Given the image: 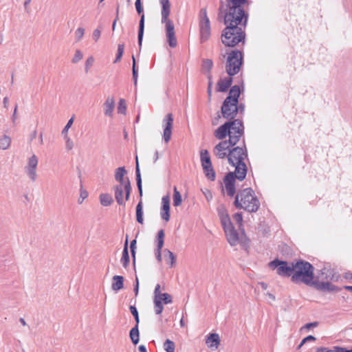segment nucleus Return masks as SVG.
Masks as SVG:
<instances>
[{"mask_svg":"<svg viewBox=\"0 0 352 352\" xmlns=\"http://www.w3.org/2000/svg\"><path fill=\"white\" fill-rule=\"evenodd\" d=\"M136 220L140 223L143 224L144 219H143V205L142 199H140L138 205L136 206Z\"/></svg>","mask_w":352,"mask_h":352,"instance_id":"obj_36","label":"nucleus"},{"mask_svg":"<svg viewBox=\"0 0 352 352\" xmlns=\"http://www.w3.org/2000/svg\"><path fill=\"white\" fill-rule=\"evenodd\" d=\"M138 350H139V352H147L146 347L143 344H141L139 346Z\"/></svg>","mask_w":352,"mask_h":352,"instance_id":"obj_64","label":"nucleus"},{"mask_svg":"<svg viewBox=\"0 0 352 352\" xmlns=\"http://www.w3.org/2000/svg\"><path fill=\"white\" fill-rule=\"evenodd\" d=\"M74 122V118H71L67 123L66 124V125L65 126V127L63 128V131H62V134L64 135V136L65 135H67V131L69 130V129L71 127V126L72 125Z\"/></svg>","mask_w":352,"mask_h":352,"instance_id":"obj_49","label":"nucleus"},{"mask_svg":"<svg viewBox=\"0 0 352 352\" xmlns=\"http://www.w3.org/2000/svg\"><path fill=\"white\" fill-rule=\"evenodd\" d=\"M11 138L7 135L0 136V149L6 150L11 144Z\"/></svg>","mask_w":352,"mask_h":352,"instance_id":"obj_35","label":"nucleus"},{"mask_svg":"<svg viewBox=\"0 0 352 352\" xmlns=\"http://www.w3.org/2000/svg\"><path fill=\"white\" fill-rule=\"evenodd\" d=\"M82 58V53L80 50H76L74 56L72 58V63L76 64Z\"/></svg>","mask_w":352,"mask_h":352,"instance_id":"obj_51","label":"nucleus"},{"mask_svg":"<svg viewBox=\"0 0 352 352\" xmlns=\"http://www.w3.org/2000/svg\"><path fill=\"white\" fill-rule=\"evenodd\" d=\"M100 34H101V30L98 28L96 29L94 32H93V34H92V38L93 39L97 42L99 39V38L100 37Z\"/></svg>","mask_w":352,"mask_h":352,"instance_id":"obj_53","label":"nucleus"},{"mask_svg":"<svg viewBox=\"0 0 352 352\" xmlns=\"http://www.w3.org/2000/svg\"><path fill=\"white\" fill-rule=\"evenodd\" d=\"M133 292L135 293V296H137L138 295V292H139V280H138V277H136L135 283H134V285H133Z\"/></svg>","mask_w":352,"mask_h":352,"instance_id":"obj_57","label":"nucleus"},{"mask_svg":"<svg viewBox=\"0 0 352 352\" xmlns=\"http://www.w3.org/2000/svg\"><path fill=\"white\" fill-rule=\"evenodd\" d=\"M37 165L38 158L35 155H33L29 158L28 166L25 167V172L32 182H34L36 179V169Z\"/></svg>","mask_w":352,"mask_h":352,"instance_id":"obj_18","label":"nucleus"},{"mask_svg":"<svg viewBox=\"0 0 352 352\" xmlns=\"http://www.w3.org/2000/svg\"><path fill=\"white\" fill-rule=\"evenodd\" d=\"M236 179L232 173H228L223 178V182L225 188L227 192V195L229 197H233L236 193L235 182Z\"/></svg>","mask_w":352,"mask_h":352,"instance_id":"obj_17","label":"nucleus"},{"mask_svg":"<svg viewBox=\"0 0 352 352\" xmlns=\"http://www.w3.org/2000/svg\"><path fill=\"white\" fill-rule=\"evenodd\" d=\"M164 230L163 229L160 230L155 237V241L157 243L156 249L162 250L164 244Z\"/></svg>","mask_w":352,"mask_h":352,"instance_id":"obj_34","label":"nucleus"},{"mask_svg":"<svg viewBox=\"0 0 352 352\" xmlns=\"http://www.w3.org/2000/svg\"><path fill=\"white\" fill-rule=\"evenodd\" d=\"M173 125V116L170 113L163 120V140L166 143H168L171 138Z\"/></svg>","mask_w":352,"mask_h":352,"instance_id":"obj_13","label":"nucleus"},{"mask_svg":"<svg viewBox=\"0 0 352 352\" xmlns=\"http://www.w3.org/2000/svg\"><path fill=\"white\" fill-rule=\"evenodd\" d=\"M164 253L166 263L170 265V267H172L176 262V257L175 254L168 249H165L164 250Z\"/></svg>","mask_w":352,"mask_h":352,"instance_id":"obj_33","label":"nucleus"},{"mask_svg":"<svg viewBox=\"0 0 352 352\" xmlns=\"http://www.w3.org/2000/svg\"><path fill=\"white\" fill-rule=\"evenodd\" d=\"M242 91L243 90L241 89L239 85H235L231 87L228 95L226 99H228V100L232 101L233 104H238L239 99Z\"/></svg>","mask_w":352,"mask_h":352,"instance_id":"obj_22","label":"nucleus"},{"mask_svg":"<svg viewBox=\"0 0 352 352\" xmlns=\"http://www.w3.org/2000/svg\"><path fill=\"white\" fill-rule=\"evenodd\" d=\"M234 219L236 221L239 226V230H241V234H244V236L246 237L245 234V230L243 228V215L241 212H236L233 216Z\"/></svg>","mask_w":352,"mask_h":352,"instance_id":"obj_40","label":"nucleus"},{"mask_svg":"<svg viewBox=\"0 0 352 352\" xmlns=\"http://www.w3.org/2000/svg\"><path fill=\"white\" fill-rule=\"evenodd\" d=\"M162 302L165 305L170 304L173 302L172 296L168 293H162L161 295Z\"/></svg>","mask_w":352,"mask_h":352,"instance_id":"obj_45","label":"nucleus"},{"mask_svg":"<svg viewBox=\"0 0 352 352\" xmlns=\"http://www.w3.org/2000/svg\"><path fill=\"white\" fill-rule=\"evenodd\" d=\"M104 114L111 117L115 107V101L113 97H108L104 103Z\"/></svg>","mask_w":352,"mask_h":352,"instance_id":"obj_29","label":"nucleus"},{"mask_svg":"<svg viewBox=\"0 0 352 352\" xmlns=\"http://www.w3.org/2000/svg\"><path fill=\"white\" fill-rule=\"evenodd\" d=\"M232 78L231 77L220 79L217 82V91L219 92H226L232 85Z\"/></svg>","mask_w":352,"mask_h":352,"instance_id":"obj_26","label":"nucleus"},{"mask_svg":"<svg viewBox=\"0 0 352 352\" xmlns=\"http://www.w3.org/2000/svg\"><path fill=\"white\" fill-rule=\"evenodd\" d=\"M318 324H319V322L317 321L309 322V323L305 324L303 327H302L300 330L302 331L304 329H309L313 327H316L318 326Z\"/></svg>","mask_w":352,"mask_h":352,"instance_id":"obj_52","label":"nucleus"},{"mask_svg":"<svg viewBox=\"0 0 352 352\" xmlns=\"http://www.w3.org/2000/svg\"><path fill=\"white\" fill-rule=\"evenodd\" d=\"M248 157V150L244 138L241 146H232L228 152V162L230 165H234V162H244V159Z\"/></svg>","mask_w":352,"mask_h":352,"instance_id":"obj_7","label":"nucleus"},{"mask_svg":"<svg viewBox=\"0 0 352 352\" xmlns=\"http://www.w3.org/2000/svg\"><path fill=\"white\" fill-rule=\"evenodd\" d=\"M243 64V54L239 50H233L228 54L226 66H241Z\"/></svg>","mask_w":352,"mask_h":352,"instance_id":"obj_19","label":"nucleus"},{"mask_svg":"<svg viewBox=\"0 0 352 352\" xmlns=\"http://www.w3.org/2000/svg\"><path fill=\"white\" fill-rule=\"evenodd\" d=\"M160 3L162 6L161 22L165 24L167 41L170 47H175L177 42L175 33V26L173 22L168 18L170 14V1L169 0H160Z\"/></svg>","mask_w":352,"mask_h":352,"instance_id":"obj_5","label":"nucleus"},{"mask_svg":"<svg viewBox=\"0 0 352 352\" xmlns=\"http://www.w3.org/2000/svg\"><path fill=\"white\" fill-rule=\"evenodd\" d=\"M100 201L101 205H102L103 206H109L113 201L111 195L109 193H102L100 195Z\"/></svg>","mask_w":352,"mask_h":352,"instance_id":"obj_37","label":"nucleus"},{"mask_svg":"<svg viewBox=\"0 0 352 352\" xmlns=\"http://www.w3.org/2000/svg\"><path fill=\"white\" fill-rule=\"evenodd\" d=\"M320 276V279L322 280H332L333 282H338L340 276L335 269L324 267L318 271V274Z\"/></svg>","mask_w":352,"mask_h":352,"instance_id":"obj_12","label":"nucleus"},{"mask_svg":"<svg viewBox=\"0 0 352 352\" xmlns=\"http://www.w3.org/2000/svg\"><path fill=\"white\" fill-rule=\"evenodd\" d=\"M245 111V104L243 103H239L235 104L234 106V113H236V116L239 113L240 114H243Z\"/></svg>","mask_w":352,"mask_h":352,"instance_id":"obj_46","label":"nucleus"},{"mask_svg":"<svg viewBox=\"0 0 352 352\" xmlns=\"http://www.w3.org/2000/svg\"><path fill=\"white\" fill-rule=\"evenodd\" d=\"M231 166L235 167V169L234 171H230L229 173H232L234 177L239 181L244 180L248 172V167L245 163L234 162V164Z\"/></svg>","mask_w":352,"mask_h":352,"instance_id":"obj_16","label":"nucleus"},{"mask_svg":"<svg viewBox=\"0 0 352 352\" xmlns=\"http://www.w3.org/2000/svg\"><path fill=\"white\" fill-rule=\"evenodd\" d=\"M315 277L312 264L302 259L294 260V274L292 276L293 283H302L310 287Z\"/></svg>","mask_w":352,"mask_h":352,"instance_id":"obj_4","label":"nucleus"},{"mask_svg":"<svg viewBox=\"0 0 352 352\" xmlns=\"http://www.w3.org/2000/svg\"><path fill=\"white\" fill-rule=\"evenodd\" d=\"M115 198L118 205L122 206L124 204L123 198V191L124 190V186L122 184L116 185L114 186Z\"/></svg>","mask_w":352,"mask_h":352,"instance_id":"obj_30","label":"nucleus"},{"mask_svg":"<svg viewBox=\"0 0 352 352\" xmlns=\"http://www.w3.org/2000/svg\"><path fill=\"white\" fill-rule=\"evenodd\" d=\"M315 352H334V351H333V349H329L328 347H326V346H320V347H317L316 349V351Z\"/></svg>","mask_w":352,"mask_h":352,"instance_id":"obj_55","label":"nucleus"},{"mask_svg":"<svg viewBox=\"0 0 352 352\" xmlns=\"http://www.w3.org/2000/svg\"><path fill=\"white\" fill-rule=\"evenodd\" d=\"M135 8L137 10V12L139 14H141L140 23H139V30H138V43L140 45H142L143 36H144V14H143V8L141 5V0H136L135 3Z\"/></svg>","mask_w":352,"mask_h":352,"instance_id":"obj_15","label":"nucleus"},{"mask_svg":"<svg viewBox=\"0 0 352 352\" xmlns=\"http://www.w3.org/2000/svg\"><path fill=\"white\" fill-rule=\"evenodd\" d=\"M124 50V43L119 44L118 46L116 57L115 60H113L114 64L117 63L120 60V58H122V56L123 55Z\"/></svg>","mask_w":352,"mask_h":352,"instance_id":"obj_42","label":"nucleus"},{"mask_svg":"<svg viewBox=\"0 0 352 352\" xmlns=\"http://www.w3.org/2000/svg\"><path fill=\"white\" fill-rule=\"evenodd\" d=\"M244 125L241 120H228L214 131L215 137L221 140L214 148V155L219 159H228V152L244 135Z\"/></svg>","mask_w":352,"mask_h":352,"instance_id":"obj_2","label":"nucleus"},{"mask_svg":"<svg viewBox=\"0 0 352 352\" xmlns=\"http://www.w3.org/2000/svg\"><path fill=\"white\" fill-rule=\"evenodd\" d=\"M65 138L66 139V148L72 150L74 146L73 141L67 135H65Z\"/></svg>","mask_w":352,"mask_h":352,"instance_id":"obj_54","label":"nucleus"},{"mask_svg":"<svg viewBox=\"0 0 352 352\" xmlns=\"http://www.w3.org/2000/svg\"><path fill=\"white\" fill-rule=\"evenodd\" d=\"M270 269L276 270V274L281 277H291L294 274V261L288 262L280 260L278 258L274 259L268 263Z\"/></svg>","mask_w":352,"mask_h":352,"instance_id":"obj_6","label":"nucleus"},{"mask_svg":"<svg viewBox=\"0 0 352 352\" xmlns=\"http://www.w3.org/2000/svg\"><path fill=\"white\" fill-rule=\"evenodd\" d=\"M241 67H226L227 73L229 77L232 78L233 76L238 74Z\"/></svg>","mask_w":352,"mask_h":352,"instance_id":"obj_47","label":"nucleus"},{"mask_svg":"<svg viewBox=\"0 0 352 352\" xmlns=\"http://www.w3.org/2000/svg\"><path fill=\"white\" fill-rule=\"evenodd\" d=\"M136 243H137L136 239H133L131 241V243H130V251H131V256L133 258V263L134 266H135V263Z\"/></svg>","mask_w":352,"mask_h":352,"instance_id":"obj_44","label":"nucleus"},{"mask_svg":"<svg viewBox=\"0 0 352 352\" xmlns=\"http://www.w3.org/2000/svg\"><path fill=\"white\" fill-rule=\"evenodd\" d=\"M316 340V338L314 336L309 335L305 338V341L309 342V341H315Z\"/></svg>","mask_w":352,"mask_h":352,"instance_id":"obj_63","label":"nucleus"},{"mask_svg":"<svg viewBox=\"0 0 352 352\" xmlns=\"http://www.w3.org/2000/svg\"><path fill=\"white\" fill-rule=\"evenodd\" d=\"M124 287V277L120 275H115L112 278L111 288L118 292Z\"/></svg>","mask_w":352,"mask_h":352,"instance_id":"obj_28","label":"nucleus"},{"mask_svg":"<svg viewBox=\"0 0 352 352\" xmlns=\"http://www.w3.org/2000/svg\"><path fill=\"white\" fill-rule=\"evenodd\" d=\"M234 206L237 209H243L250 213H252L258 211L260 202L252 188H246L237 192L234 198Z\"/></svg>","mask_w":352,"mask_h":352,"instance_id":"obj_3","label":"nucleus"},{"mask_svg":"<svg viewBox=\"0 0 352 352\" xmlns=\"http://www.w3.org/2000/svg\"><path fill=\"white\" fill-rule=\"evenodd\" d=\"M155 258H156L157 261L159 263H161V262H162V250L155 249Z\"/></svg>","mask_w":352,"mask_h":352,"instance_id":"obj_56","label":"nucleus"},{"mask_svg":"<svg viewBox=\"0 0 352 352\" xmlns=\"http://www.w3.org/2000/svg\"><path fill=\"white\" fill-rule=\"evenodd\" d=\"M129 337L134 345L138 344L140 341V332L137 326H134L129 331Z\"/></svg>","mask_w":352,"mask_h":352,"instance_id":"obj_32","label":"nucleus"},{"mask_svg":"<svg viewBox=\"0 0 352 352\" xmlns=\"http://www.w3.org/2000/svg\"><path fill=\"white\" fill-rule=\"evenodd\" d=\"M333 351L334 352H347L346 347H343V346H334Z\"/></svg>","mask_w":352,"mask_h":352,"instance_id":"obj_59","label":"nucleus"},{"mask_svg":"<svg viewBox=\"0 0 352 352\" xmlns=\"http://www.w3.org/2000/svg\"><path fill=\"white\" fill-rule=\"evenodd\" d=\"M129 236L126 235V240L124 244V248L122 250V257L120 259V262L122 265V266L126 269L129 265L130 262V258H129V248H128V243H129Z\"/></svg>","mask_w":352,"mask_h":352,"instance_id":"obj_23","label":"nucleus"},{"mask_svg":"<svg viewBox=\"0 0 352 352\" xmlns=\"http://www.w3.org/2000/svg\"><path fill=\"white\" fill-rule=\"evenodd\" d=\"M126 105L124 99H120L118 106V113L121 114H126Z\"/></svg>","mask_w":352,"mask_h":352,"instance_id":"obj_43","label":"nucleus"},{"mask_svg":"<svg viewBox=\"0 0 352 352\" xmlns=\"http://www.w3.org/2000/svg\"><path fill=\"white\" fill-rule=\"evenodd\" d=\"M204 172L206 175V177L210 179V181H214L216 178V173L212 167V165L210 166V167H206L203 168Z\"/></svg>","mask_w":352,"mask_h":352,"instance_id":"obj_38","label":"nucleus"},{"mask_svg":"<svg viewBox=\"0 0 352 352\" xmlns=\"http://www.w3.org/2000/svg\"><path fill=\"white\" fill-rule=\"evenodd\" d=\"M212 60L211 59L204 60L203 66H212Z\"/></svg>","mask_w":352,"mask_h":352,"instance_id":"obj_62","label":"nucleus"},{"mask_svg":"<svg viewBox=\"0 0 352 352\" xmlns=\"http://www.w3.org/2000/svg\"><path fill=\"white\" fill-rule=\"evenodd\" d=\"M129 309H130V311H131V314L133 315V316H135V314H138V311L135 305H130Z\"/></svg>","mask_w":352,"mask_h":352,"instance_id":"obj_61","label":"nucleus"},{"mask_svg":"<svg viewBox=\"0 0 352 352\" xmlns=\"http://www.w3.org/2000/svg\"><path fill=\"white\" fill-rule=\"evenodd\" d=\"M320 276L319 275H316L310 287H314V289L321 291V292H340L342 288L334 285L331 283L332 280H322L320 281Z\"/></svg>","mask_w":352,"mask_h":352,"instance_id":"obj_8","label":"nucleus"},{"mask_svg":"<svg viewBox=\"0 0 352 352\" xmlns=\"http://www.w3.org/2000/svg\"><path fill=\"white\" fill-rule=\"evenodd\" d=\"M218 215L219 217L221 223L222 227L232 223L230 217L228 213L227 210L225 207H221V208H218Z\"/></svg>","mask_w":352,"mask_h":352,"instance_id":"obj_27","label":"nucleus"},{"mask_svg":"<svg viewBox=\"0 0 352 352\" xmlns=\"http://www.w3.org/2000/svg\"><path fill=\"white\" fill-rule=\"evenodd\" d=\"M235 104H233L232 101L228 100V99L223 100L221 108V112L223 118L228 119V120H236V113H234Z\"/></svg>","mask_w":352,"mask_h":352,"instance_id":"obj_10","label":"nucleus"},{"mask_svg":"<svg viewBox=\"0 0 352 352\" xmlns=\"http://www.w3.org/2000/svg\"><path fill=\"white\" fill-rule=\"evenodd\" d=\"M162 293L160 292V285L157 284L154 290V309L157 315H160L162 313L164 307L162 302L161 295Z\"/></svg>","mask_w":352,"mask_h":352,"instance_id":"obj_20","label":"nucleus"},{"mask_svg":"<svg viewBox=\"0 0 352 352\" xmlns=\"http://www.w3.org/2000/svg\"><path fill=\"white\" fill-rule=\"evenodd\" d=\"M200 158L202 168L210 167L212 165V162L209 152L206 149L201 151Z\"/></svg>","mask_w":352,"mask_h":352,"instance_id":"obj_31","label":"nucleus"},{"mask_svg":"<svg viewBox=\"0 0 352 352\" xmlns=\"http://www.w3.org/2000/svg\"><path fill=\"white\" fill-rule=\"evenodd\" d=\"M135 179H136V184H137L139 195H140V199H142V194H143L142 180L138 156H136V159H135Z\"/></svg>","mask_w":352,"mask_h":352,"instance_id":"obj_24","label":"nucleus"},{"mask_svg":"<svg viewBox=\"0 0 352 352\" xmlns=\"http://www.w3.org/2000/svg\"><path fill=\"white\" fill-rule=\"evenodd\" d=\"M126 173L124 166H121L116 170L115 179L120 184L124 186L125 191V200L128 201L130 197L131 191V182L128 177L124 178V176Z\"/></svg>","mask_w":352,"mask_h":352,"instance_id":"obj_9","label":"nucleus"},{"mask_svg":"<svg viewBox=\"0 0 352 352\" xmlns=\"http://www.w3.org/2000/svg\"><path fill=\"white\" fill-rule=\"evenodd\" d=\"M88 196V192L86 191V190H84L82 189H81V191H80V198H81V200L78 199V202L80 204H81L83 200Z\"/></svg>","mask_w":352,"mask_h":352,"instance_id":"obj_58","label":"nucleus"},{"mask_svg":"<svg viewBox=\"0 0 352 352\" xmlns=\"http://www.w3.org/2000/svg\"><path fill=\"white\" fill-rule=\"evenodd\" d=\"M138 68L139 67H132L133 80L135 87H137L138 83Z\"/></svg>","mask_w":352,"mask_h":352,"instance_id":"obj_50","label":"nucleus"},{"mask_svg":"<svg viewBox=\"0 0 352 352\" xmlns=\"http://www.w3.org/2000/svg\"><path fill=\"white\" fill-rule=\"evenodd\" d=\"M164 349L166 352H175V342L169 339H166L164 343Z\"/></svg>","mask_w":352,"mask_h":352,"instance_id":"obj_41","label":"nucleus"},{"mask_svg":"<svg viewBox=\"0 0 352 352\" xmlns=\"http://www.w3.org/2000/svg\"><path fill=\"white\" fill-rule=\"evenodd\" d=\"M170 197L168 195H165L162 199V206L160 209V216L162 219L166 221L170 220Z\"/></svg>","mask_w":352,"mask_h":352,"instance_id":"obj_21","label":"nucleus"},{"mask_svg":"<svg viewBox=\"0 0 352 352\" xmlns=\"http://www.w3.org/2000/svg\"><path fill=\"white\" fill-rule=\"evenodd\" d=\"M206 343L210 348L214 347L217 349L220 344V338L219 334L216 333H211L207 336Z\"/></svg>","mask_w":352,"mask_h":352,"instance_id":"obj_25","label":"nucleus"},{"mask_svg":"<svg viewBox=\"0 0 352 352\" xmlns=\"http://www.w3.org/2000/svg\"><path fill=\"white\" fill-rule=\"evenodd\" d=\"M222 228L225 232V234H226V238H227V240H228V242L229 243V244L231 246L236 245L239 243V233L236 231V230L234 228L232 222L230 223V225L227 224V225L223 226Z\"/></svg>","mask_w":352,"mask_h":352,"instance_id":"obj_11","label":"nucleus"},{"mask_svg":"<svg viewBox=\"0 0 352 352\" xmlns=\"http://www.w3.org/2000/svg\"><path fill=\"white\" fill-rule=\"evenodd\" d=\"M246 2L247 0H226L228 11L224 14L226 28L221 34V41L226 46L234 47L239 43H245L248 15L243 5Z\"/></svg>","mask_w":352,"mask_h":352,"instance_id":"obj_1","label":"nucleus"},{"mask_svg":"<svg viewBox=\"0 0 352 352\" xmlns=\"http://www.w3.org/2000/svg\"><path fill=\"white\" fill-rule=\"evenodd\" d=\"M85 34V29L82 28H78L75 32L76 40L79 41L81 40Z\"/></svg>","mask_w":352,"mask_h":352,"instance_id":"obj_48","label":"nucleus"},{"mask_svg":"<svg viewBox=\"0 0 352 352\" xmlns=\"http://www.w3.org/2000/svg\"><path fill=\"white\" fill-rule=\"evenodd\" d=\"M182 198L180 192L177 190V187L173 188V206L177 207L182 204Z\"/></svg>","mask_w":352,"mask_h":352,"instance_id":"obj_39","label":"nucleus"},{"mask_svg":"<svg viewBox=\"0 0 352 352\" xmlns=\"http://www.w3.org/2000/svg\"><path fill=\"white\" fill-rule=\"evenodd\" d=\"M94 63V58L93 56H89L87 58L85 63V66H91Z\"/></svg>","mask_w":352,"mask_h":352,"instance_id":"obj_60","label":"nucleus"},{"mask_svg":"<svg viewBox=\"0 0 352 352\" xmlns=\"http://www.w3.org/2000/svg\"><path fill=\"white\" fill-rule=\"evenodd\" d=\"M204 17L200 21V34L201 41L204 42L208 39L210 35V25L208 17L207 16L206 10H204Z\"/></svg>","mask_w":352,"mask_h":352,"instance_id":"obj_14","label":"nucleus"}]
</instances>
